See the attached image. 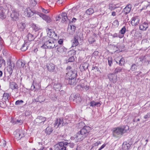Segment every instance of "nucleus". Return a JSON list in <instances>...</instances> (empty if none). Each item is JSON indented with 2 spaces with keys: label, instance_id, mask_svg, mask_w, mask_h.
Masks as SVG:
<instances>
[{
  "label": "nucleus",
  "instance_id": "nucleus-1",
  "mask_svg": "<svg viewBox=\"0 0 150 150\" xmlns=\"http://www.w3.org/2000/svg\"><path fill=\"white\" fill-rule=\"evenodd\" d=\"M91 128L89 127L85 126L80 131L78 132L75 135V138L78 141H81L86 137L90 132Z\"/></svg>",
  "mask_w": 150,
  "mask_h": 150
},
{
  "label": "nucleus",
  "instance_id": "nucleus-2",
  "mask_svg": "<svg viewBox=\"0 0 150 150\" xmlns=\"http://www.w3.org/2000/svg\"><path fill=\"white\" fill-rule=\"evenodd\" d=\"M43 43L42 45L40 44V46L42 48L46 49H52L54 48L56 46V44L53 41L51 38L48 37H44L42 40Z\"/></svg>",
  "mask_w": 150,
  "mask_h": 150
},
{
  "label": "nucleus",
  "instance_id": "nucleus-3",
  "mask_svg": "<svg viewBox=\"0 0 150 150\" xmlns=\"http://www.w3.org/2000/svg\"><path fill=\"white\" fill-rule=\"evenodd\" d=\"M67 72L66 76V79L67 80L72 78H76L77 73L74 70L71 69L70 66H68L67 68Z\"/></svg>",
  "mask_w": 150,
  "mask_h": 150
},
{
  "label": "nucleus",
  "instance_id": "nucleus-4",
  "mask_svg": "<svg viewBox=\"0 0 150 150\" xmlns=\"http://www.w3.org/2000/svg\"><path fill=\"white\" fill-rule=\"evenodd\" d=\"M39 12L35 10H32L29 7L25 9L24 11V15L28 17H30L33 16L34 14H38Z\"/></svg>",
  "mask_w": 150,
  "mask_h": 150
},
{
  "label": "nucleus",
  "instance_id": "nucleus-5",
  "mask_svg": "<svg viewBox=\"0 0 150 150\" xmlns=\"http://www.w3.org/2000/svg\"><path fill=\"white\" fill-rule=\"evenodd\" d=\"M46 120L45 117L42 116H39L35 119V122L37 125H43Z\"/></svg>",
  "mask_w": 150,
  "mask_h": 150
},
{
  "label": "nucleus",
  "instance_id": "nucleus-6",
  "mask_svg": "<svg viewBox=\"0 0 150 150\" xmlns=\"http://www.w3.org/2000/svg\"><path fill=\"white\" fill-rule=\"evenodd\" d=\"M127 131V129H125L124 128L118 127L114 129L113 131V134L117 135H121L126 132Z\"/></svg>",
  "mask_w": 150,
  "mask_h": 150
},
{
  "label": "nucleus",
  "instance_id": "nucleus-7",
  "mask_svg": "<svg viewBox=\"0 0 150 150\" xmlns=\"http://www.w3.org/2000/svg\"><path fill=\"white\" fill-rule=\"evenodd\" d=\"M15 137L18 140L20 139L24 136V135L22 133V131L19 129L16 130L14 133Z\"/></svg>",
  "mask_w": 150,
  "mask_h": 150
},
{
  "label": "nucleus",
  "instance_id": "nucleus-8",
  "mask_svg": "<svg viewBox=\"0 0 150 150\" xmlns=\"http://www.w3.org/2000/svg\"><path fill=\"white\" fill-rule=\"evenodd\" d=\"M139 21L140 19L138 16H134L132 18L131 23L132 26H135L139 24Z\"/></svg>",
  "mask_w": 150,
  "mask_h": 150
},
{
  "label": "nucleus",
  "instance_id": "nucleus-9",
  "mask_svg": "<svg viewBox=\"0 0 150 150\" xmlns=\"http://www.w3.org/2000/svg\"><path fill=\"white\" fill-rule=\"evenodd\" d=\"M64 123V122L62 118H59L57 119L54 122V125L55 127H57V128L59 127H61L63 126Z\"/></svg>",
  "mask_w": 150,
  "mask_h": 150
},
{
  "label": "nucleus",
  "instance_id": "nucleus-10",
  "mask_svg": "<svg viewBox=\"0 0 150 150\" xmlns=\"http://www.w3.org/2000/svg\"><path fill=\"white\" fill-rule=\"evenodd\" d=\"M47 37H49L50 38H51L56 39V37L57 36L56 34L55 33L54 31L52 30H48L47 31Z\"/></svg>",
  "mask_w": 150,
  "mask_h": 150
},
{
  "label": "nucleus",
  "instance_id": "nucleus-11",
  "mask_svg": "<svg viewBox=\"0 0 150 150\" xmlns=\"http://www.w3.org/2000/svg\"><path fill=\"white\" fill-rule=\"evenodd\" d=\"M14 66V63L10 61L9 64L7 67V70L10 75H11L13 73Z\"/></svg>",
  "mask_w": 150,
  "mask_h": 150
},
{
  "label": "nucleus",
  "instance_id": "nucleus-12",
  "mask_svg": "<svg viewBox=\"0 0 150 150\" xmlns=\"http://www.w3.org/2000/svg\"><path fill=\"white\" fill-rule=\"evenodd\" d=\"M19 13L16 10H13L12 13H11V17L13 20H16L18 18Z\"/></svg>",
  "mask_w": 150,
  "mask_h": 150
},
{
  "label": "nucleus",
  "instance_id": "nucleus-13",
  "mask_svg": "<svg viewBox=\"0 0 150 150\" xmlns=\"http://www.w3.org/2000/svg\"><path fill=\"white\" fill-rule=\"evenodd\" d=\"M49 71L51 72H55V66L54 64L52 63H48L46 65Z\"/></svg>",
  "mask_w": 150,
  "mask_h": 150
},
{
  "label": "nucleus",
  "instance_id": "nucleus-14",
  "mask_svg": "<svg viewBox=\"0 0 150 150\" xmlns=\"http://www.w3.org/2000/svg\"><path fill=\"white\" fill-rule=\"evenodd\" d=\"M77 80L76 78H72L66 80V82L70 85H76L77 82Z\"/></svg>",
  "mask_w": 150,
  "mask_h": 150
},
{
  "label": "nucleus",
  "instance_id": "nucleus-15",
  "mask_svg": "<svg viewBox=\"0 0 150 150\" xmlns=\"http://www.w3.org/2000/svg\"><path fill=\"white\" fill-rule=\"evenodd\" d=\"M88 64L86 62H83L81 65L80 69L81 71H83L87 69L88 67Z\"/></svg>",
  "mask_w": 150,
  "mask_h": 150
},
{
  "label": "nucleus",
  "instance_id": "nucleus-16",
  "mask_svg": "<svg viewBox=\"0 0 150 150\" xmlns=\"http://www.w3.org/2000/svg\"><path fill=\"white\" fill-rule=\"evenodd\" d=\"M150 24L144 22L139 26V29L141 30H145L148 28Z\"/></svg>",
  "mask_w": 150,
  "mask_h": 150
},
{
  "label": "nucleus",
  "instance_id": "nucleus-17",
  "mask_svg": "<svg viewBox=\"0 0 150 150\" xmlns=\"http://www.w3.org/2000/svg\"><path fill=\"white\" fill-rule=\"evenodd\" d=\"M25 64L24 62H23L21 60H18L16 64V67L18 68H20L24 67Z\"/></svg>",
  "mask_w": 150,
  "mask_h": 150
},
{
  "label": "nucleus",
  "instance_id": "nucleus-18",
  "mask_svg": "<svg viewBox=\"0 0 150 150\" xmlns=\"http://www.w3.org/2000/svg\"><path fill=\"white\" fill-rule=\"evenodd\" d=\"M10 98V94L7 93H4L3 95L2 100L4 101H8Z\"/></svg>",
  "mask_w": 150,
  "mask_h": 150
},
{
  "label": "nucleus",
  "instance_id": "nucleus-19",
  "mask_svg": "<svg viewBox=\"0 0 150 150\" xmlns=\"http://www.w3.org/2000/svg\"><path fill=\"white\" fill-rule=\"evenodd\" d=\"M131 7L130 5L127 6L124 9L122 12L125 14L129 13L131 10Z\"/></svg>",
  "mask_w": 150,
  "mask_h": 150
},
{
  "label": "nucleus",
  "instance_id": "nucleus-20",
  "mask_svg": "<svg viewBox=\"0 0 150 150\" xmlns=\"http://www.w3.org/2000/svg\"><path fill=\"white\" fill-rule=\"evenodd\" d=\"M130 146L131 145L129 143L124 142L122 144V148L124 150H128Z\"/></svg>",
  "mask_w": 150,
  "mask_h": 150
},
{
  "label": "nucleus",
  "instance_id": "nucleus-21",
  "mask_svg": "<svg viewBox=\"0 0 150 150\" xmlns=\"http://www.w3.org/2000/svg\"><path fill=\"white\" fill-rule=\"evenodd\" d=\"M18 27L21 31H23L25 29L26 26L24 23H21L18 24Z\"/></svg>",
  "mask_w": 150,
  "mask_h": 150
},
{
  "label": "nucleus",
  "instance_id": "nucleus-22",
  "mask_svg": "<svg viewBox=\"0 0 150 150\" xmlns=\"http://www.w3.org/2000/svg\"><path fill=\"white\" fill-rule=\"evenodd\" d=\"M62 20V21L63 23H64L65 21H69V19H68L67 14L65 13H63L61 15Z\"/></svg>",
  "mask_w": 150,
  "mask_h": 150
},
{
  "label": "nucleus",
  "instance_id": "nucleus-23",
  "mask_svg": "<svg viewBox=\"0 0 150 150\" xmlns=\"http://www.w3.org/2000/svg\"><path fill=\"white\" fill-rule=\"evenodd\" d=\"M110 80L113 83H115L116 81V76L112 74H110L108 76Z\"/></svg>",
  "mask_w": 150,
  "mask_h": 150
},
{
  "label": "nucleus",
  "instance_id": "nucleus-24",
  "mask_svg": "<svg viewBox=\"0 0 150 150\" xmlns=\"http://www.w3.org/2000/svg\"><path fill=\"white\" fill-rule=\"evenodd\" d=\"M116 62L117 63H118V62H119V64L120 66H122V65H123L125 62L124 59L123 58H122L120 60L119 59H117V58H115V59Z\"/></svg>",
  "mask_w": 150,
  "mask_h": 150
},
{
  "label": "nucleus",
  "instance_id": "nucleus-25",
  "mask_svg": "<svg viewBox=\"0 0 150 150\" xmlns=\"http://www.w3.org/2000/svg\"><path fill=\"white\" fill-rule=\"evenodd\" d=\"M58 51L61 53H63L66 52L67 49L62 46H60L57 48Z\"/></svg>",
  "mask_w": 150,
  "mask_h": 150
},
{
  "label": "nucleus",
  "instance_id": "nucleus-26",
  "mask_svg": "<svg viewBox=\"0 0 150 150\" xmlns=\"http://www.w3.org/2000/svg\"><path fill=\"white\" fill-rule=\"evenodd\" d=\"M10 87L12 90L18 89V88L17 84L14 82H12L10 83Z\"/></svg>",
  "mask_w": 150,
  "mask_h": 150
},
{
  "label": "nucleus",
  "instance_id": "nucleus-27",
  "mask_svg": "<svg viewBox=\"0 0 150 150\" xmlns=\"http://www.w3.org/2000/svg\"><path fill=\"white\" fill-rule=\"evenodd\" d=\"M74 98L75 99H74V100L77 103H79L81 101V98L80 96V95L79 94L75 95Z\"/></svg>",
  "mask_w": 150,
  "mask_h": 150
},
{
  "label": "nucleus",
  "instance_id": "nucleus-28",
  "mask_svg": "<svg viewBox=\"0 0 150 150\" xmlns=\"http://www.w3.org/2000/svg\"><path fill=\"white\" fill-rule=\"evenodd\" d=\"M79 42L77 39L76 38H74V39L72 40V47H75L76 46L78 45Z\"/></svg>",
  "mask_w": 150,
  "mask_h": 150
},
{
  "label": "nucleus",
  "instance_id": "nucleus-29",
  "mask_svg": "<svg viewBox=\"0 0 150 150\" xmlns=\"http://www.w3.org/2000/svg\"><path fill=\"white\" fill-rule=\"evenodd\" d=\"M53 131V129L51 127L48 126L45 129V132L47 134H50Z\"/></svg>",
  "mask_w": 150,
  "mask_h": 150
},
{
  "label": "nucleus",
  "instance_id": "nucleus-30",
  "mask_svg": "<svg viewBox=\"0 0 150 150\" xmlns=\"http://www.w3.org/2000/svg\"><path fill=\"white\" fill-rule=\"evenodd\" d=\"M61 85L60 83L55 84L54 86V88L56 91H59L61 89Z\"/></svg>",
  "mask_w": 150,
  "mask_h": 150
},
{
  "label": "nucleus",
  "instance_id": "nucleus-31",
  "mask_svg": "<svg viewBox=\"0 0 150 150\" xmlns=\"http://www.w3.org/2000/svg\"><path fill=\"white\" fill-rule=\"evenodd\" d=\"M5 10L3 9L1 10L0 11V18L2 19H4L6 17L5 15Z\"/></svg>",
  "mask_w": 150,
  "mask_h": 150
},
{
  "label": "nucleus",
  "instance_id": "nucleus-32",
  "mask_svg": "<svg viewBox=\"0 0 150 150\" xmlns=\"http://www.w3.org/2000/svg\"><path fill=\"white\" fill-rule=\"evenodd\" d=\"M75 28L76 27L74 25H70V26L69 25L68 30H71V33L73 34V33H74Z\"/></svg>",
  "mask_w": 150,
  "mask_h": 150
},
{
  "label": "nucleus",
  "instance_id": "nucleus-33",
  "mask_svg": "<svg viewBox=\"0 0 150 150\" xmlns=\"http://www.w3.org/2000/svg\"><path fill=\"white\" fill-rule=\"evenodd\" d=\"M28 39L29 41H31L34 39V36L32 34L29 33L27 35Z\"/></svg>",
  "mask_w": 150,
  "mask_h": 150
},
{
  "label": "nucleus",
  "instance_id": "nucleus-34",
  "mask_svg": "<svg viewBox=\"0 0 150 150\" xmlns=\"http://www.w3.org/2000/svg\"><path fill=\"white\" fill-rule=\"evenodd\" d=\"M94 13V10L92 8H89L86 10V13L88 15L92 14Z\"/></svg>",
  "mask_w": 150,
  "mask_h": 150
},
{
  "label": "nucleus",
  "instance_id": "nucleus-35",
  "mask_svg": "<svg viewBox=\"0 0 150 150\" xmlns=\"http://www.w3.org/2000/svg\"><path fill=\"white\" fill-rule=\"evenodd\" d=\"M101 104L99 102H96L95 101H92L90 102V105L91 106H100Z\"/></svg>",
  "mask_w": 150,
  "mask_h": 150
},
{
  "label": "nucleus",
  "instance_id": "nucleus-36",
  "mask_svg": "<svg viewBox=\"0 0 150 150\" xmlns=\"http://www.w3.org/2000/svg\"><path fill=\"white\" fill-rule=\"evenodd\" d=\"M5 61L3 59L2 57H0V68L5 66Z\"/></svg>",
  "mask_w": 150,
  "mask_h": 150
},
{
  "label": "nucleus",
  "instance_id": "nucleus-37",
  "mask_svg": "<svg viewBox=\"0 0 150 150\" xmlns=\"http://www.w3.org/2000/svg\"><path fill=\"white\" fill-rule=\"evenodd\" d=\"M11 122L12 123L14 124H18L19 125H21L23 123V121L21 120H16V121H15V122H13V120H11Z\"/></svg>",
  "mask_w": 150,
  "mask_h": 150
},
{
  "label": "nucleus",
  "instance_id": "nucleus-38",
  "mask_svg": "<svg viewBox=\"0 0 150 150\" xmlns=\"http://www.w3.org/2000/svg\"><path fill=\"white\" fill-rule=\"evenodd\" d=\"M81 87L83 88V89L84 91H86L89 89V86L86 85H81Z\"/></svg>",
  "mask_w": 150,
  "mask_h": 150
},
{
  "label": "nucleus",
  "instance_id": "nucleus-39",
  "mask_svg": "<svg viewBox=\"0 0 150 150\" xmlns=\"http://www.w3.org/2000/svg\"><path fill=\"white\" fill-rule=\"evenodd\" d=\"M109 66L110 67L112 64V57H108V59Z\"/></svg>",
  "mask_w": 150,
  "mask_h": 150
},
{
  "label": "nucleus",
  "instance_id": "nucleus-40",
  "mask_svg": "<svg viewBox=\"0 0 150 150\" xmlns=\"http://www.w3.org/2000/svg\"><path fill=\"white\" fill-rule=\"evenodd\" d=\"M37 2L35 0H31L30 2V5L31 7H34L36 6Z\"/></svg>",
  "mask_w": 150,
  "mask_h": 150
},
{
  "label": "nucleus",
  "instance_id": "nucleus-41",
  "mask_svg": "<svg viewBox=\"0 0 150 150\" xmlns=\"http://www.w3.org/2000/svg\"><path fill=\"white\" fill-rule=\"evenodd\" d=\"M38 15H39L40 17H41L44 20L46 19V18L47 16L46 15L43 14L42 13H38Z\"/></svg>",
  "mask_w": 150,
  "mask_h": 150
},
{
  "label": "nucleus",
  "instance_id": "nucleus-42",
  "mask_svg": "<svg viewBox=\"0 0 150 150\" xmlns=\"http://www.w3.org/2000/svg\"><path fill=\"white\" fill-rule=\"evenodd\" d=\"M38 15H39L40 17H41L44 20L46 19V18L47 16L46 15L43 14L42 13H38Z\"/></svg>",
  "mask_w": 150,
  "mask_h": 150
},
{
  "label": "nucleus",
  "instance_id": "nucleus-43",
  "mask_svg": "<svg viewBox=\"0 0 150 150\" xmlns=\"http://www.w3.org/2000/svg\"><path fill=\"white\" fill-rule=\"evenodd\" d=\"M58 144L59 146L58 147L59 148V149H61V148L63 147V146H66V144H65L63 142H60L58 143Z\"/></svg>",
  "mask_w": 150,
  "mask_h": 150
},
{
  "label": "nucleus",
  "instance_id": "nucleus-44",
  "mask_svg": "<svg viewBox=\"0 0 150 150\" xmlns=\"http://www.w3.org/2000/svg\"><path fill=\"white\" fill-rule=\"evenodd\" d=\"M88 41L90 44H92L96 41V40L93 37H91L89 38Z\"/></svg>",
  "mask_w": 150,
  "mask_h": 150
},
{
  "label": "nucleus",
  "instance_id": "nucleus-45",
  "mask_svg": "<svg viewBox=\"0 0 150 150\" xmlns=\"http://www.w3.org/2000/svg\"><path fill=\"white\" fill-rule=\"evenodd\" d=\"M27 49V45L25 44H23L21 48V50L22 51H25Z\"/></svg>",
  "mask_w": 150,
  "mask_h": 150
},
{
  "label": "nucleus",
  "instance_id": "nucleus-46",
  "mask_svg": "<svg viewBox=\"0 0 150 150\" xmlns=\"http://www.w3.org/2000/svg\"><path fill=\"white\" fill-rule=\"evenodd\" d=\"M33 28L34 30L35 31H37L40 29V27L35 24H34L33 25Z\"/></svg>",
  "mask_w": 150,
  "mask_h": 150
},
{
  "label": "nucleus",
  "instance_id": "nucleus-47",
  "mask_svg": "<svg viewBox=\"0 0 150 150\" xmlns=\"http://www.w3.org/2000/svg\"><path fill=\"white\" fill-rule=\"evenodd\" d=\"M122 70V69L120 67H117L115 69L114 71L115 73H118L120 72Z\"/></svg>",
  "mask_w": 150,
  "mask_h": 150
},
{
  "label": "nucleus",
  "instance_id": "nucleus-48",
  "mask_svg": "<svg viewBox=\"0 0 150 150\" xmlns=\"http://www.w3.org/2000/svg\"><path fill=\"white\" fill-rule=\"evenodd\" d=\"M137 66L135 64H133L131 67V69L132 71H134L136 70L137 69Z\"/></svg>",
  "mask_w": 150,
  "mask_h": 150
},
{
  "label": "nucleus",
  "instance_id": "nucleus-49",
  "mask_svg": "<svg viewBox=\"0 0 150 150\" xmlns=\"http://www.w3.org/2000/svg\"><path fill=\"white\" fill-rule=\"evenodd\" d=\"M125 31L126 28L125 26H124L120 30V33L121 34H124L125 33Z\"/></svg>",
  "mask_w": 150,
  "mask_h": 150
},
{
  "label": "nucleus",
  "instance_id": "nucleus-50",
  "mask_svg": "<svg viewBox=\"0 0 150 150\" xmlns=\"http://www.w3.org/2000/svg\"><path fill=\"white\" fill-rule=\"evenodd\" d=\"M66 145L67 146H69L70 147L72 148H74V146L75 144L74 143H68L66 144Z\"/></svg>",
  "mask_w": 150,
  "mask_h": 150
},
{
  "label": "nucleus",
  "instance_id": "nucleus-51",
  "mask_svg": "<svg viewBox=\"0 0 150 150\" xmlns=\"http://www.w3.org/2000/svg\"><path fill=\"white\" fill-rule=\"evenodd\" d=\"M23 101L22 100H18L16 101L15 104L16 105H20L22 103Z\"/></svg>",
  "mask_w": 150,
  "mask_h": 150
},
{
  "label": "nucleus",
  "instance_id": "nucleus-52",
  "mask_svg": "<svg viewBox=\"0 0 150 150\" xmlns=\"http://www.w3.org/2000/svg\"><path fill=\"white\" fill-rule=\"evenodd\" d=\"M47 23H50L51 21V20L50 17L47 16L46 19L45 20Z\"/></svg>",
  "mask_w": 150,
  "mask_h": 150
},
{
  "label": "nucleus",
  "instance_id": "nucleus-53",
  "mask_svg": "<svg viewBox=\"0 0 150 150\" xmlns=\"http://www.w3.org/2000/svg\"><path fill=\"white\" fill-rule=\"evenodd\" d=\"M150 117V111L147 113V114L145 115L144 116V118L145 119H148Z\"/></svg>",
  "mask_w": 150,
  "mask_h": 150
},
{
  "label": "nucleus",
  "instance_id": "nucleus-54",
  "mask_svg": "<svg viewBox=\"0 0 150 150\" xmlns=\"http://www.w3.org/2000/svg\"><path fill=\"white\" fill-rule=\"evenodd\" d=\"M42 11L45 13H48L49 12V11L48 10L45 9L41 7V8Z\"/></svg>",
  "mask_w": 150,
  "mask_h": 150
},
{
  "label": "nucleus",
  "instance_id": "nucleus-55",
  "mask_svg": "<svg viewBox=\"0 0 150 150\" xmlns=\"http://www.w3.org/2000/svg\"><path fill=\"white\" fill-rule=\"evenodd\" d=\"M113 24L114 25L116 26H118L119 25V23L117 20H116L114 21L113 22Z\"/></svg>",
  "mask_w": 150,
  "mask_h": 150
},
{
  "label": "nucleus",
  "instance_id": "nucleus-56",
  "mask_svg": "<svg viewBox=\"0 0 150 150\" xmlns=\"http://www.w3.org/2000/svg\"><path fill=\"white\" fill-rule=\"evenodd\" d=\"M69 62H73L74 61V57L73 56H71V57H70L69 58Z\"/></svg>",
  "mask_w": 150,
  "mask_h": 150
},
{
  "label": "nucleus",
  "instance_id": "nucleus-57",
  "mask_svg": "<svg viewBox=\"0 0 150 150\" xmlns=\"http://www.w3.org/2000/svg\"><path fill=\"white\" fill-rule=\"evenodd\" d=\"M5 104L4 102H0V107H2V108H4L5 107Z\"/></svg>",
  "mask_w": 150,
  "mask_h": 150
},
{
  "label": "nucleus",
  "instance_id": "nucleus-58",
  "mask_svg": "<svg viewBox=\"0 0 150 150\" xmlns=\"http://www.w3.org/2000/svg\"><path fill=\"white\" fill-rule=\"evenodd\" d=\"M101 144V142L100 141H98L96 143H94V145L95 146H98L99 144Z\"/></svg>",
  "mask_w": 150,
  "mask_h": 150
},
{
  "label": "nucleus",
  "instance_id": "nucleus-59",
  "mask_svg": "<svg viewBox=\"0 0 150 150\" xmlns=\"http://www.w3.org/2000/svg\"><path fill=\"white\" fill-rule=\"evenodd\" d=\"M106 144H103L101 146L99 149L98 150H101L103 149L105 146Z\"/></svg>",
  "mask_w": 150,
  "mask_h": 150
},
{
  "label": "nucleus",
  "instance_id": "nucleus-60",
  "mask_svg": "<svg viewBox=\"0 0 150 150\" xmlns=\"http://www.w3.org/2000/svg\"><path fill=\"white\" fill-rule=\"evenodd\" d=\"M98 51H95L93 54L92 55L93 56H96L98 55Z\"/></svg>",
  "mask_w": 150,
  "mask_h": 150
},
{
  "label": "nucleus",
  "instance_id": "nucleus-61",
  "mask_svg": "<svg viewBox=\"0 0 150 150\" xmlns=\"http://www.w3.org/2000/svg\"><path fill=\"white\" fill-rule=\"evenodd\" d=\"M115 8V7L114 6H112L110 5L109 6V9L111 10H113Z\"/></svg>",
  "mask_w": 150,
  "mask_h": 150
},
{
  "label": "nucleus",
  "instance_id": "nucleus-62",
  "mask_svg": "<svg viewBox=\"0 0 150 150\" xmlns=\"http://www.w3.org/2000/svg\"><path fill=\"white\" fill-rule=\"evenodd\" d=\"M63 0H58L57 1V3L59 4H61L63 3Z\"/></svg>",
  "mask_w": 150,
  "mask_h": 150
},
{
  "label": "nucleus",
  "instance_id": "nucleus-63",
  "mask_svg": "<svg viewBox=\"0 0 150 150\" xmlns=\"http://www.w3.org/2000/svg\"><path fill=\"white\" fill-rule=\"evenodd\" d=\"M60 150H67L66 149V146H63V147H62L61 148V149H59Z\"/></svg>",
  "mask_w": 150,
  "mask_h": 150
},
{
  "label": "nucleus",
  "instance_id": "nucleus-64",
  "mask_svg": "<svg viewBox=\"0 0 150 150\" xmlns=\"http://www.w3.org/2000/svg\"><path fill=\"white\" fill-rule=\"evenodd\" d=\"M112 36L113 38L117 37H118L117 34L116 33L113 34Z\"/></svg>",
  "mask_w": 150,
  "mask_h": 150
}]
</instances>
